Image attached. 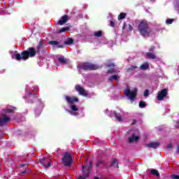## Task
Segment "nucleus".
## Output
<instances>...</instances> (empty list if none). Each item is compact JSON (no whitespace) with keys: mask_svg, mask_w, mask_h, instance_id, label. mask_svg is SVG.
Returning a JSON list of instances; mask_svg holds the SVG:
<instances>
[{"mask_svg":"<svg viewBox=\"0 0 179 179\" xmlns=\"http://www.w3.org/2000/svg\"><path fill=\"white\" fill-rule=\"evenodd\" d=\"M159 146H160V143L159 142H151L145 145L146 148H150L151 149H157Z\"/></svg>","mask_w":179,"mask_h":179,"instance_id":"obj_13","label":"nucleus"},{"mask_svg":"<svg viewBox=\"0 0 179 179\" xmlns=\"http://www.w3.org/2000/svg\"><path fill=\"white\" fill-rule=\"evenodd\" d=\"M135 69H138V66L136 65H131L130 67L127 69L126 72L129 73V72L135 71Z\"/></svg>","mask_w":179,"mask_h":179,"instance_id":"obj_19","label":"nucleus"},{"mask_svg":"<svg viewBox=\"0 0 179 179\" xmlns=\"http://www.w3.org/2000/svg\"><path fill=\"white\" fill-rule=\"evenodd\" d=\"M137 92L138 90L136 88H134L133 91H131L130 89H127L124 90V94L127 96V97H129L130 100L133 101L136 96Z\"/></svg>","mask_w":179,"mask_h":179,"instance_id":"obj_7","label":"nucleus"},{"mask_svg":"<svg viewBox=\"0 0 179 179\" xmlns=\"http://www.w3.org/2000/svg\"><path fill=\"white\" fill-rule=\"evenodd\" d=\"M69 19V17L66 15L62 16L60 20L57 22V24H59V26H62L68 22V20Z\"/></svg>","mask_w":179,"mask_h":179,"instance_id":"obj_12","label":"nucleus"},{"mask_svg":"<svg viewBox=\"0 0 179 179\" xmlns=\"http://www.w3.org/2000/svg\"><path fill=\"white\" fill-rule=\"evenodd\" d=\"M150 173H151V174H153V176H156V177H159L160 176L159 171H157L156 169H151Z\"/></svg>","mask_w":179,"mask_h":179,"instance_id":"obj_23","label":"nucleus"},{"mask_svg":"<svg viewBox=\"0 0 179 179\" xmlns=\"http://www.w3.org/2000/svg\"><path fill=\"white\" fill-rule=\"evenodd\" d=\"M129 31H132V30H134V27H132L131 24H129Z\"/></svg>","mask_w":179,"mask_h":179,"instance_id":"obj_41","label":"nucleus"},{"mask_svg":"<svg viewBox=\"0 0 179 179\" xmlns=\"http://www.w3.org/2000/svg\"><path fill=\"white\" fill-rule=\"evenodd\" d=\"M94 179H99V178H97V177H95V178H94Z\"/></svg>","mask_w":179,"mask_h":179,"instance_id":"obj_50","label":"nucleus"},{"mask_svg":"<svg viewBox=\"0 0 179 179\" xmlns=\"http://www.w3.org/2000/svg\"><path fill=\"white\" fill-rule=\"evenodd\" d=\"M145 57H148V58H149L150 59H156V58H157L156 54H155L154 52H147L145 54Z\"/></svg>","mask_w":179,"mask_h":179,"instance_id":"obj_16","label":"nucleus"},{"mask_svg":"<svg viewBox=\"0 0 179 179\" xmlns=\"http://www.w3.org/2000/svg\"><path fill=\"white\" fill-rule=\"evenodd\" d=\"M10 114H13V110L6 108L0 111V127H3L10 121Z\"/></svg>","mask_w":179,"mask_h":179,"instance_id":"obj_3","label":"nucleus"},{"mask_svg":"<svg viewBox=\"0 0 179 179\" xmlns=\"http://www.w3.org/2000/svg\"><path fill=\"white\" fill-rule=\"evenodd\" d=\"M110 73H115V70L114 69H110L109 70L107 71V74H110Z\"/></svg>","mask_w":179,"mask_h":179,"instance_id":"obj_33","label":"nucleus"},{"mask_svg":"<svg viewBox=\"0 0 179 179\" xmlns=\"http://www.w3.org/2000/svg\"><path fill=\"white\" fill-rule=\"evenodd\" d=\"M80 68L84 71H97L99 66L90 62H85L80 64Z\"/></svg>","mask_w":179,"mask_h":179,"instance_id":"obj_5","label":"nucleus"},{"mask_svg":"<svg viewBox=\"0 0 179 179\" xmlns=\"http://www.w3.org/2000/svg\"><path fill=\"white\" fill-rule=\"evenodd\" d=\"M147 104L145 101H141L139 102V107L140 108H145V107H146Z\"/></svg>","mask_w":179,"mask_h":179,"instance_id":"obj_27","label":"nucleus"},{"mask_svg":"<svg viewBox=\"0 0 179 179\" xmlns=\"http://www.w3.org/2000/svg\"><path fill=\"white\" fill-rule=\"evenodd\" d=\"M34 90H35L36 92H37L38 90H37V88H36V89H34Z\"/></svg>","mask_w":179,"mask_h":179,"instance_id":"obj_48","label":"nucleus"},{"mask_svg":"<svg viewBox=\"0 0 179 179\" xmlns=\"http://www.w3.org/2000/svg\"><path fill=\"white\" fill-rule=\"evenodd\" d=\"M125 27H127V24L124 23V24H123L122 29H125Z\"/></svg>","mask_w":179,"mask_h":179,"instance_id":"obj_46","label":"nucleus"},{"mask_svg":"<svg viewBox=\"0 0 179 179\" xmlns=\"http://www.w3.org/2000/svg\"><path fill=\"white\" fill-rule=\"evenodd\" d=\"M110 27H115V22H114V21H110Z\"/></svg>","mask_w":179,"mask_h":179,"instance_id":"obj_38","label":"nucleus"},{"mask_svg":"<svg viewBox=\"0 0 179 179\" xmlns=\"http://www.w3.org/2000/svg\"><path fill=\"white\" fill-rule=\"evenodd\" d=\"M168 90L167 89L164 88L158 92V95L157 96V100L159 101H162V100H164V97L167 96Z\"/></svg>","mask_w":179,"mask_h":179,"instance_id":"obj_9","label":"nucleus"},{"mask_svg":"<svg viewBox=\"0 0 179 179\" xmlns=\"http://www.w3.org/2000/svg\"><path fill=\"white\" fill-rule=\"evenodd\" d=\"M101 164H104V161L103 160H98L96 163V167L97 169H99V167H100V166H101Z\"/></svg>","mask_w":179,"mask_h":179,"instance_id":"obj_28","label":"nucleus"},{"mask_svg":"<svg viewBox=\"0 0 179 179\" xmlns=\"http://www.w3.org/2000/svg\"><path fill=\"white\" fill-rule=\"evenodd\" d=\"M139 141V136H136V133H132L131 136L129 137V143H132L134 142H138Z\"/></svg>","mask_w":179,"mask_h":179,"instance_id":"obj_14","label":"nucleus"},{"mask_svg":"<svg viewBox=\"0 0 179 179\" xmlns=\"http://www.w3.org/2000/svg\"><path fill=\"white\" fill-rule=\"evenodd\" d=\"M173 22H174V20L173 19H167L166 20V24H171L173 23Z\"/></svg>","mask_w":179,"mask_h":179,"instance_id":"obj_32","label":"nucleus"},{"mask_svg":"<svg viewBox=\"0 0 179 179\" xmlns=\"http://www.w3.org/2000/svg\"><path fill=\"white\" fill-rule=\"evenodd\" d=\"M69 30V27H62L58 31V33H64V31H68Z\"/></svg>","mask_w":179,"mask_h":179,"instance_id":"obj_29","label":"nucleus"},{"mask_svg":"<svg viewBox=\"0 0 179 179\" xmlns=\"http://www.w3.org/2000/svg\"><path fill=\"white\" fill-rule=\"evenodd\" d=\"M102 34H103V32L101 31H98L94 33V36L95 37H101Z\"/></svg>","mask_w":179,"mask_h":179,"instance_id":"obj_30","label":"nucleus"},{"mask_svg":"<svg viewBox=\"0 0 179 179\" xmlns=\"http://www.w3.org/2000/svg\"><path fill=\"white\" fill-rule=\"evenodd\" d=\"M22 167H27V164H22Z\"/></svg>","mask_w":179,"mask_h":179,"instance_id":"obj_47","label":"nucleus"},{"mask_svg":"<svg viewBox=\"0 0 179 179\" xmlns=\"http://www.w3.org/2000/svg\"><path fill=\"white\" fill-rule=\"evenodd\" d=\"M167 148L168 149H172L173 148V144L172 143H169L167 145Z\"/></svg>","mask_w":179,"mask_h":179,"instance_id":"obj_40","label":"nucleus"},{"mask_svg":"<svg viewBox=\"0 0 179 179\" xmlns=\"http://www.w3.org/2000/svg\"><path fill=\"white\" fill-rule=\"evenodd\" d=\"M34 99H38V95H36V94H33Z\"/></svg>","mask_w":179,"mask_h":179,"instance_id":"obj_45","label":"nucleus"},{"mask_svg":"<svg viewBox=\"0 0 179 179\" xmlns=\"http://www.w3.org/2000/svg\"><path fill=\"white\" fill-rule=\"evenodd\" d=\"M62 163L65 167H69L72 164V155L69 152H65L64 157L62 159Z\"/></svg>","mask_w":179,"mask_h":179,"instance_id":"obj_6","label":"nucleus"},{"mask_svg":"<svg viewBox=\"0 0 179 179\" xmlns=\"http://www.w3.org/2000/svg\"><path fill=\"white\" fill-rule=\"evenodd\" d=\"M28 94H29V96H33L34 94H33L32 92H28Z\"/></svg>","mask_w":179,"mask_h":179,"instance_id":"obj_43","label":"nucleus"},{"mask_svg":"<svg viewBox=\"0 0 179 179\" xmlns=\"http://www.w3.org/2000/svg\"><path fill=\"white\" fill-rule=\"evenodd\" d=\"M48 44L50 45H57V48H64V45H60L59 42L57 41H50Z\"/></svg>","mask_w":179,"mask_h":179,"instance_id":"obj_15","label":"nucleus"},{"mask_svg":"<svg viewBox=\"0 0 179 179\" xmlns=\"http://www.w3.org/2000/svg\"><path fill=\"white\" fill-rule=\"evenodd\" d=\"M125 17H127V13H121L119 15H118V20H122V19H125Z\"/></svg>","mask_w":179,"mask_h":179,"instance_id":"obj_24","label":"nucleus"},{"mask_svg":"<svg viewBox=\"0 0 179 179\" xmlns=\"http://www.w3.org/2000/svg\"><path fill=\"white\" fill-rule=\"evenodd\" d=\"M113 113L115 115V118H116V120L119 121V122H122V117L120 113H117L115 111H114Z\"/></svg>","mask_w":179,"mask_h":179,"instance_id":"obj_18","label":"nucleus"},{"mask_svg":"<svg viewBox=\"0 0 179 179\" xmlns=\"http://www.w3.org/2000/svg\"><path fill=\"white\" fill-rule=\"evenodd\" d=\"M110 167H116V169H120V166H118V162H117L116 159H114L112 161V163L110 165Z\"/></svg>","mask_w":179,"mask_h":179,"instance_id":"obj_21","label":"nucleus"},{"mask_svg":"<svg viewBox=\"0 0 179 179\" xmlns=\"http://www.w3.org/2000/svg\"><path fill=\"white\" fill-rule=\"evenodd\" d=\"M75 90H76V92H78V94L80 96H83L84 97H87L88 96L87 92H86L85 88H83V87H82L81 85H75Z\"/></svg>","mask_w":179,"mask_h":179,"instance_id":"obj_8","label":"nucleus"},{"mask_svg":"<svg viewBox=\"0 0 179 179\" xmlns=\"http://www.w3.org/2000/svg\"><path fill=\"white\" fill-rule=\"evenodd\" d=\"M148 96H149V90H145L144 91V96L148 97Z\"/></svg>","mask_w":179,"mask_h":179,"instance_id":"obj_35","label":"nucleus"},{"mask_svg":"<svg viewBox=\"0 0 179 179\" xmlns=\"http://www.w3.org/2000/svg\"><path fill=\"white\" fill-rule=\"evenodd\" d=\"M40 162L45 169H48V167L51 166L52 161L50 158L44 157L43 159H40Z\"/></svg>","mask_w":179,"mask_h":179,"instance_id":"obj_11","label":"nucleus"},{"mask_svg":"<svg viewBox=\"0 0 179 179\" xmlns=\"http://www.w3.org/2000/svg\"><path fill=\"white\" fill-rule=\"evenodd\" d=\"M89 162L88 159H86V162L84 165H83V169L81 170V173H83V176H79L77 179H86L89 178L90 176V172L92 171V169L93 167V162L90 161L88 167L87 162Z\"/></svg>","mask_w":179,"mask_h":179,"instance_id":"obj_4","label":"nucleus"},{"mask_svg":"<svg viewBox=\"0 0 179 179\" xmlns=\"http://www.w3.org/2000/svg\"><path fill=\"white\" fill-rule=\"evenodd\" d=\"M137 28L141 36L144 38L150 37V34H152V28H150L149 23H148L146 20L140 21Z\"/></svg>","mask_w":179,"mask_h":179,"instance_id":"obj_2","label":"nucleus"},{"mask_svg":"<svg viewBox=\"0 0 179 179\" xmlns=\"http://www.w3.org/2000/svg\"><path fill=\"white\" fill-rule=\"evenodd\" d=\"M0 145H1V141H0Z\"/></svg>","mask_w":179,"mask_h":179,"instance_id":"obj_51","label":"nucleus"},{"mask_svg":"<svg viewBox=\"0 0 179 179\" xmlns=\"http://www.w3.org/2000/svg\"><path fill=\"white\" fill-rule=\"evenodd\" d=\"M65 100L67 101V104H73V103H79V99L76 96H65Z\"/></svg>","mask_w":179,"mask_h":179,"instance_id":"obj_10","label":"nucleus"},{"mask_svg":"<svg viewBox=\"0 0 179 179\" xmlns=\"http://www.w3.org/2000/svg\"><path fill=\"white\" fill-rule=\"evenodd\" d=\"M176 153H177V155L179 154V145H177Z\"/></svg>","mask_w":179,"mask_h":179,"instance_id":"obj_42","label":"nucleus"},{"mask_svg":"<svg viewBox=\"0 0 179 179\" xmlns=\"http://www.w3.org/2000/svg\"><path fill=\"white\" fill-rule=\"evenodd\" d=\"M70 108H71V111H75V112L79 111V108H78V107H76V106H75V105H71L70 106Z\"/></svg>","mask_w":179,"mask_h":179,"instance_id":"obj_31","label":"nucleus"},{"mask_svg":"<svg viewBox=\"0 0 179 179\" xmlns=\"http://www.w3.org/2000/svg\"><path fill=\"white\" fill-rule=\"evenodd\" d=\"M24 173H26V171H23V172H22V174H24Z\"/></svg>","mask_w":179,"mask_h":179,"instance_id":"obj_49","label":"nucleus"},{"mask_svg":"<svg viewBox=\"0 0 179 179\" xmlns=\"http://www.w3.org/2000/svg\"><path fill=\"white\" fill-rule=\"evenodd\" d=\"M37 54V51H36V48H29L28 50H24L20 53H16L14 55V57L13 58H15L16 61H27L29 58H33L36 57V55Z\"/></svg>","mask_w":179,"mask_h":179,"instance_id":"obj_1","label":"nucleus"},{"mask_svg":"<svg viewBox=\"0 0 179 179\" xmlns=\"http://www.w3.org/2000/svg\"><path fill=\"white\" fill-rule=\"evenodd\" d=\"M69 113L71 114V115H79V113H77V112H72L71 110H69Z\"/></svg>","mask_w":179,"mask_h":179,"instance_id":"obj_37","label":"nucleus"},{"mask_svg":"<svg viewBox=\"0 0 179 179\" xmlns=\"http://www.w3.org/2000/svg\"><path fill=\"white\" fill-rule=\"evenodd\" d=\"M155 50H156V46H155V45L151 46V47L149 48V52H153V51H155Z\"/></svg>","mask_w":179,"mask_h":179,"instance_id":"obj_34","label":"nucleus"},{"mask_svg":"<svg viewBox=\"0 0 179 179\" xmlns=\"http://www.w3.org/2000/svg\"><path fill=\"white\" fill-rule=\"evenodd\" d=\"M136 124V120H133V122L131 124V125H135Z\"/></svg>","mask_w":179,"mask_h":179,"instance_id":"obj_44","label":"nucleus"},{"mask_svg":"<svg viewBox=\"0 0 179 179\" xmlns=\"http://www.w3.org/2000/svg\"><path fill=\"white\" fill-rule=\"evenodd\" d=\"M44 47V42H43L41 40L39 41L38 45L37 46L38 50L40 51L41 48Z\"/></svg>","mask_w":179,"mask_h":179,"instance_id":"obj_26","label":"nucleus"},{"mask_svg":"<svg viewBox=\"0 0 179 179\" xmlns=\"http://www.w3.org/2000/svg\"><path fill=\"white\" fill-rule=\"evenodd\" d=\"M64 44H65V45H72V44H73V38H68L67 40L64 41Z\"/></svg>","mask_w":179,"mask_h":179,"instance_id":"obj_17","label":"nucleus"},{"mask_svg":"<svg viewBox=\"0 0 179 179\" xmlns=\"http://www.w3.org/2000/svg\"><path fill=\"white\" fill-rule=\"evenodd\" d=\"M106 66H108V68H111L115 66V65L114 64V63H110L109 64H107Z\"/></svg>","mask_w":179,"mask_h":179,"instance_id":"obj_39","label":"nucleus"},{"mask_svg":"<svg viewBox=\"0 0 179 179\" xmlns=\"http://www.w3.org/2000/svg\"><path fill=\"white\" fill-rule=\"evenodd\" d=\"M118 78H120V77H118L117 75H113L108 78V80L110 82H113V80H117L118 79Z\"/></svg>","mask_w":179,"mask_h":179,"instance_id":"obj_25","label":"nucleus"},{"mask_svg":"<svg viewBox=\"0 0 179 179\" xmlns=\"http://www.w3.org/2000/svg\"><path fill=\"white\" fill-rule=\"evenodd\" d=\"M58 61L59 62H60V64H62L63 65L68 64V60L64 57H59Z\"/></svg>","mask_w":179,"mask_h":179,"instance_id":"obj_22","label":"nucleus"},{"mask_svg":"<svg viewBox=\"0 0 179 179\" xmlns=\"http://www.w3.org/2000/svg\"><path fill=\"white\" fill-rule=\"evenodd\" d=\"M140 69L141 71H146V69H149V63H144L140 66Z\"/></svg>","mask_w":179,"mask_h":179,"instance_id":"obj_20","label":"nucleus"},{"mask_svg":"<svg viewBox=\"0 0 179 179\" xmlns=\"http://www.w3.org/2000/svg\"><path fill=\"white\" fill-rule=\"evenodd\" d=\"M171 178H173V179H179V176L178 175H171Z\"/></svg>","mask_w":179,"mask_h":179,"instance_id":"obj_36","label":"nucleus"}]
</instances>
